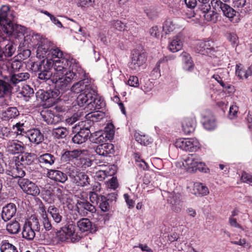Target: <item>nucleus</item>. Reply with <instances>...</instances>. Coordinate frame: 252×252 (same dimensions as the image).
Wrapping results in <instances>:
<instances>
[{
  "label": "nucleus",
  "mask_w": 252,
  "mask_h": 252,
  "mask_svg": "<svg viewBox=\"0 0 252 252\" xmlns=\"http://www.w3.org/2000/svg\"><path fill=\"white\" fill-rule=\"evenodd\" d=\"M67 174L72 182L78 186L85 187L90 184V179L89 176L84 172H79L74 167L69 169Z\"/></svg>",
  "instance_id": "obj_8"
},
{
  "label": "nucleus",
  "mask_w": 252,
  "mask_h": 252,
  "mask_svg": "<svg viewBox=\"0 0 252 252\" xmlns=\"http://www.w3.org/2000/svg\"><path fill=\"white\" fill-rule=\"evenodd\" d=\"M20 94L24 98L25 100L28 101L29 98L33 96V90L30 86L25 85L22 86Z\"/></svg>",
  "instance_id": "obj_40"
},
{
  "label": "nucleus",
  "mask_w": 252,
  "mask_h": 252,
  "mask_svg": "<svg viewBox=\"0 0 252 252\" xmlns=\"http://www.w3.org/2000/svg\"><path fill=\"white\" fill-rule=\"evenodd\" d=\"M77 102L81 107L86 105V107L92 112L100 109L104 105L103 99L97 96L96 88L93 94H80L77 98Z\"/></svg>",
  "instance_id": "obj_4"
},
{
  "label": "nucleus",
  "mask_w": 252,
  "mask_h": 252,
  "mask_svg": "<svg viewBox=\"0 0 252 252\" xmlns=\"http://www.w3.org/2000/svg\"><path fill=\"white\" fill-rule=\"evenodd\" d=\"M195 50L198 53L210 56L214 55L213 53L216 51L214 42L209 40L197 41L195 43Z\"/></svg>",
  "instance_id": "obj_11"
},
{
  "label": "nucleus",
  "mask_w": 252,
  "mask_h": 252,
  "mask_svg": "<svg viewBox=\"0 0 252 252\" xmlns=\"http://www.w3.org/2000/svg\"><path fill=\"white\" fill-rule=\"evenodd\" d=\"M227 38L234 47L237 46L238 44V38L236 34L234 33H229Z\"/></svg>",
  "instance_id": "obj_59"
},
{
  "label": "nucleus",
  "mask_w": 252,
  "mask_h": 252,
  "mask_svg": "<svg viewBox=\"0 0 252 252\" xmlns=\"http://www.w3.org/2000/svg\"><path fill=\"white\" fill-rule=\"evenodd\" d=\"M246 3V0H234L233 2L234 7L238 9L244 7Z\"/></svg>",
  "instance_id": "obj_60"
},
{
  "label": "nucleus",
  "mask_w": 252,
  "mask_h": 252,
  "mask_svg": "<svg viewBox=\"0 0 252 252\" xmlns=\"http://www.w3.org/2000/svg\"><path fill=\"white\" fill-rule=\"evenodd\" d=\"M50 42L47 39H43L38 46L36 51L37 57L50 58Z\"/></svg>",
  "instance_id": "obj_19"
},
{
  "label": "nucleus",
  "mask_w": 252,
  "mask_h": 252,
  "mask_svg": "<svg viewBox=\"0 0 252 252\" xmlns=\"http://www.w3.org/2000/svg\"><path fill=\"white\" fill-rule=\"evenodd\" d=\"M78 6L86 7L91 6L94 2V0H76Z\"/></svg>",
  "instance_id": "obj_55"
},
{
  "label": "nucleus",
  "mask_w": 252,
  "mask_h": 252,
  "mask_svg": "<svg viewBox=\"0 0 252 252\" xmlns=\"http://www.w3.org/2000/svg\"><path fill=\"white\" fill-rule=\"evenodd\" d=\"M146 61V57L145 53H140L138 51H134L132 52L131 61L129 63V66L131 69L137 71Z\"/></svg>",
  "instance_id": "obj_14"
},
{
  "label": "nucleus",
  "mask_w": 252,
  "mask_h": 252,
  "mask_svg": "<svg viewBox=\"0 0 252 252\" xmlns=\"http://www.w3.org/2000/svg\"><path fill=\"white\" fill-rule=\"evenodd\" d=\"M7 151L12 155L24 152L25 147L24 144L17 140L8 141L6 143Z\"/></svg>",
  "instance_id": "obj_17"
},
{
  "label": "nucleus",
  "mask_w": 252,
  "mask_h": 252,
  "mask_svg": "<svg viewBox=\"0 0 252 252\" xmlns=\"http://www.w3.org/2000/svg\"><path fill=\"white\" fill-rule=\"evenodd\" d=\"M155 176V174L152 173L151 174L147 173L145 174L143 178V183L145 185H149L151 184L153 185L154 183V178Z\"/></svg>",
  "instance_id": "obj_53"
},
{
  "label": "nucleus",
  "mask_w": 252,
  "mask_h": 252,
  "mask_svg": "<svg viewBox=\"0 0 252 252\" xmlns=\"http://www.w3.org/2000/svg\"><path fill=\"white\" fill-rule=\"evenodd\" d=\"M25 124L22 122H19L13 125L12 126V130L17 135L21 134L22 132H25Z\"/></svg>",
  "instance_id": "obj_49"
},
{
  "label": "nucleus",
  "mask_w": 252,
  "mask_h": 252,
  "mask_svg": "<svg viewBox=\"0 0 252 252\" xmlns=\"http://www.w3.org/2000/svg\"><path fill=\"white\" fill-rule=\"evenodd\" d=\"M29 139L32 142L38 144L43 140V135L39 130L32 129L29 131Z\"/></svg>",
  "instance_id": "obj_32"
},
{
  "label": "nucleus",
  "mask_w": 252,
  "mask_h": 252,
  "mask_svg": "<svg viewBox=\"0 0 252 252\" xmlns=\"http://www.w3.org/2000/svg\"><path fill=\"white\" fill-rule=\"evenodd\" d=\"M37 160L41 167L49 168L55 163L57 158L50 153H45L40 155Z\"/></svg>",
  "instance_id": "obj_20"
},
{
  "label": "nucleus",
  "mask_w": 252,
  "mask_h": 252,
  "mask_svg": "<svg viewBox=\"0 0 252 252\" xmlns=\"http://www.w3.org/2000/svg\"><path fill=\"white\" fill-rule=\"evenodd\" d=\"M94 151L95 153L101 156L106 157L114 151V146L112 144L103 143L97 146Z\"/></svg>",
  "instance_id": "obj_26"
},
{
  "label": "nucleus",
  "mask_w": 252,
  "mask_h": 252,
  "mask_svg": "<svg viewBox=\"0 0 252 252\" xmlns=\"http://www.w3.org/2000/svg\"><path fill=\"white\" fill-rule=\"evenodd\" d=\"M18 183L23 191L27 194L37 196L40 193L37 186L28 179H19Z\"/></svg>",
  "instance_id": "obj_10"
},
{
  "label": "nucleus",
  "mask_w": 252,
  "mask_h": 252,
  "mask_svg": "<svg viewBox=\"0 0 252 252\" xmlns=\"http://www.w3.org/2000/svg\"><path fill=\"white\" fill-rule=\"evenodd\" d=\"M175 146L183 150L194 152L200 147L199 141L195 138L177 139L175 143Z\"/></svg>",
  "instance_id": "obj_9"
},
{
  "label": "nucleus",
  "mask_w": 252,
  "mask_h": 252,
  "mask_svg": "<svg viewBox=\"0 0 252 252\" xmlns=\"http://www.w3.org/2000/svg\"><path fill=\"white\" fill-rule=\"evenodd\" d=\"M96 87L92 83L91 80L85 78L74 84L71 88V91L73 93L80 94H89L94 93Z\"/></svg>",
  "instance_id": "obj_7"
},
{
  "label": "nucleus",
  "mask_w": 252,
  "mask_h": 252,
  "mask_svg": "<svg viewBox=\"0 0 252 252\" xmlns=\"http://www.w3.org/2000/svg\"><path fill=\"white\" fill-rule=\"evenodd\" d=\"M182 165L185 169L189 172H194L197 170H203L205 163L197 155L189 154L182 162Z\"/></svg>",
  "instance_id": "obj_6"
},
{
  "label": "nucleus",
  "mask_w": 252,
  "mask_h": 252,
  "mask_svg": "<svg viewBox=\"0 0 252 252\" xmlns=\"http://www.w3.org/2000/svg\"><path fill=\"white\" fill-rule=\"evenodd\" d=\"M181 58L184 63V69L188 71L191 70L193 67V64L190 55L187 52H183L181 55Z\"/></svg>",
  "instance_id": "obj_36"
},
{
  "label": "nucleus",
  "mask_w": 252,
  "mask_h": 252,
  "mask_svg": "<svg viewBox=\"0 0 252 252\" xmlns=\"http://www.w3.org/2000/svg\"><path fill=\"white\" fill-rule=\"evenodd\" d=\"M20 114L15 107H10L0 112V118L3 121H9L16 118Z\"/></svg>",
  "instance_id": "obj_22"
},
{
  "label": "nucleus",
  "mask_w": 252,
  "mask_h": 252,
  "mask_svg": "<svg viewBox=\"0 0 252 252\" xmlns=\"http://www.w3.org/2000/svg\"><path fill=\"white\" fill-rule=\"evenodd\" d=\"M18 53L19 58L20 60H24L28 59L31 54L30 50L27 49H21Z\"/></svg>",
  "instance_id": "obj_54"
},
{
  "label": "nucleus",
  "mask_w": 252,
  "mask_h": 252,
  "mask_svg": "<svg viewBox=\"0 0 252 252\" xmlns=\"http://www.w3.org/2000/svg\"><path fill=\"white\" fill-rule=\"evenodd\" d=\"M68 134V130L64 127L55 128L52 130V135L55 138L63 139L65 138Z\"/></svg>",
  "instance_id": "obj_39"
},
{
  "label": "nucleus",
  "mask_w": 252,
  "mask_h": 252,
  "mask_svg": "<svg viewBox=\"0 0 252 252\" xmlns=\"http://www.w3.org/2000/svg\"><path fill=\"white\" fill-rule=\"evenodd\" d=\"M168 201L171 210L175 213L180 212L184 206V198L180 193L171 194L168 197Z\"/></svg>",
  "instance_id": "obj_13"
},
{
  "label": "nucleus",
  "mask_w": 252,
  "mask_h": 252,
  "mask_svg": "<svg viewBox=\"0 0 252 252\" xmlns=\"http://www.w3.org/2000/svg\"><path fill=\"white\" fill-rule=\"evenodd\" d=\"M182 127L185 133L189 134L192 132L196 126V120L194 117L185 118L182 122Z\"/></svg>",
  "instance_id": "obj_25"
},
{
  "label": "nucleus",
  "mask_w": 252,
  "mask_h": 252,
  "mask_svg": "<svg viewBox=\"0 0 252 252\" xmlns=\"http://www.w3.org/2000/svg\"><path fill=\"white\" fill-rule=\"evenodd\" d=\"M3 39H1V42L5 56L6 57H11L16 51V46L12 42L6 39L5 34L3 35Z\"/></svg>",
  "instance_id": "obj_27"
},
{
  "label": "nucleus",
  "mask_w": 252,
  "mask_h": 252,
  "mask_svg": "<svg viewBox=\"0 0 252 252\" xmlns=\"http://www.w3.org/2000/svg\"><path fill=\"white\" fill-rule=\"evenodd\" d=\"M79 229L82 232L90 231L94 232L96 231V227L93 225L92 222L87 218H82L77 222Z\"/></svg>",
  "instance_id": "obj_24"
},
{
  "label": "nucleus",
  "mask_w": 252,
  "mask_h": 252,
  "mask_svg": "<svg viewBox=\"0 0 252 252\" xmlns=\"http://www.w3.org/2000/svg\"><path fill=\"white\" fill-rule=\"evenodd\" d=\"M208 188L200 183L194 184L193 188V193L196 195L204 196L209 193Z\"/></svg>",
  "instance_id": "obj_37"
},
{
  "label": "nucleus",
  "mask_w": 252,
  "mask_h": 252,
  "mask_svg": "<svg viewBox=\"0 0 252 252\" xmlns=\"http://www.w3.org/2000/svg\"><path fill=\"white\" fill-rule=\"evenodd\" d=\"M28 72L11 73L9 76L8 82L0 80V98L10 94L13 89L20 91V85L30 78Z\"/></svg>",
  "instance_id": "obj_3"
},
{
  "label": "nucleus",
  "mask_w": 252,
  "mask_h": 252,
  "mask_svg": "<svg viewBox=\"0 0 252 252\" xmlns=\"http://www.w3.org/2000/svg\"><path fill=\"white\" fill-rule=\"evenodd\" d=\"M21 164L16 163L11 170H6V173L14 178L23 179V177L25 175V172Z\"/></svg>",
  "instance_id": "obj_30"
},
{
  "label": "nucleus",
  "mask_w": 252,
  "mask_h": 252,
  "mask_svg": "<svg viewBox=\"0 0 252 252\" xmlns=\"http://www.w3.org/2000/svg\"><path fill=\"white\" fill-rule=\"evenodd\" d=\"M127 84L131 87H137L139 86L138 77L135 76H130L127 81Z\"/></svg>",
  "instance_id": "obj_58"
},
{
  "label": "nucleus",
  "mask_w": 252,
  "mask_h": 252,
  "mask_svg": "<svg viewBox=\"0 0 252 252\" xmlns=\"http://www.w3.org/2000/svg\"><path fill=\"white\" fill-rule=\"evenodd\" d=\"M90 132L88 128H80V130L72 137V141L76 144H83L88 139Z\"/></svg>",
  "instance_id": "obj_21"
},
{
  "label": "nucleus",
  "mask_w": 252,
  "mask_h": 252,
  "mask_svg": "<svg viewBox=\"0 0 252 252\" xmlns=\"http://www.w3.org/2000/svg\"><path fill=\"white\" fill-rule=\"evenodd\" d=\"M148 17L152 20L157 18L158 16V12L157 9L154 7H150L144 10Z\"/></svg>",
  "instance_id": "obj_47"
},
{
  "label": "nucleus",
  "mask_w": 252,
  "mask_h": 252,
  "mask_svg": "<svg viewBox=\"0 0 252 252\" xmlns=\"http://www.w3.org/2000/svg\"><path fill=\"white\" fill-rule=\"evenodd\" d=\"M176 25L171 20H167L163 25V31L166 34L170 33L176 29Z\"/></svg>",
  "instance_id": "obj_46"
},
{
  "label": "nucleus",
  "mask_w": 252,
  "mask_h": 252,
  "mask_svg": "<svg viewBox=\"0 0 252 252\" xmlns=\"http://www.w3.org/2000/svg\"><path fill=\"white\" fill-rule=\"evenodd\" d=\"M43 120L48 125H55L62 121V117L50 109H44L40 113Z\"/></svg>",
  "instance_id": "obj_16"
},
{
  "label": "nucleus",
  "mask_w": 252,
  "mask_h": 252,
  "mask_svg": "<svg viewBox=\"0 0 252 252\" xmlns=\"http://www.w3.org/2000/svg\"><path fill=\"white\" fill-rule=\"evenodd\" d=\"M252 179V176L251 175L246 173V172H243L241 176V180L243 182L250 184Z\"/></svg>",
  "instance_id": "obj_63"
},
{
  "label": "nucleus",
  "mask_w": 252,
  "mask_h": 252,
  "mask_svg": "<svg viewBox=\"0 0 252 252\" xmlns=\"http://www.w3.org/2000/svg\"><path fill=\"white\" fill-rule=\"evenodd\" d=\"M39 213L41 218V221L42 225L45 230L50 231L52 229H55L56 225L54 222L52 223L44 207L40 208Z\"/></svg>",
  "instance_id": "obj_23"
},
{
  "label": "nucleus",
  "mask_w": 252,
  "mask_h": 252,
  "mask_svg": "<svg viewBox=\"0 0 252 252\" xmlns=\"http://www.w3.org/2000/svg\"><path fill=\"white\" fill-rule=\"evenodd\" d=\"M149 32L151 36L155 38H158L160 35L159 29L157 26L150 28Z\"/></svg>",
  "instance_id": "obj_57"
},
{
  "label": "nucleus",
  "mask_w": 252,
  "mask_h": 252,
  "mask_svg": "<svg viewBox=\"0 0 252 252\" xmlns=\"http://www.w3.org/2000/svg\"><path fill=\"white\" fill-rule=\"evenodd\" d=\"M0 252H18L17 247L8 240H2L0 246Z\"/></svg>",
  "instance_id": "obj_38"
},
{
  "label": "nucleus",
  "mask_w": 252,
  "mask_h": 252,
  "mask_svg": "<svg viewBox=\"0 0 252 252\" xmlns=\"http://www.w3.org/2000/svg\"><path fill=\"white\" fill-rule=\"evenodd\" d=\"M203 16L207 21H210L213 23H215L218 21L219 15L216 12L210 10H209L207 13H204Z\"/></svg>",
  "instance_id": "obj_45"
},
{
  "label": "nucleus",
  "mask_w": 252,
  "mask_h": 252,
  "mask_svg": "<svg viewBox=\"0 0 252 252\" xmlns=\"http://www.w3.org/2000/svg\"><path fill=\"white\" fill-rule=\"evenodd\" d=\"M220 11L222 12L225 16L229 19L233 18L236 13V11L226 3H225Z\"/></svg>",
  "instance_id": "obj_43"
},
{
  "label": "nucleus",
  "mask_w": 252,
  "mask_h": 252,
  "mask_svg": "<svg viewBox=\"0 0 252 252\" xmlns=\"http://www.w3.org/2000/svg\"><path fill=\"white\" fill-rule=\"evenodd\" d=\"M214 78L223 88L226 89H229L230 86L228 84H225L222 80L221 77L218 74H214L213 76Z\"/></svg>",
  "instance_id": "obj_61"
},
{
  "label": "nucleus",
  "mask_w": 252,
  "mask_h": 252,
  "mask_svg": "<svg viewBox=\"0 0 252 252\" xmlns=\"http://www.w3.org/2000/svg\"><path fill=\"white\" fill-rule=\"evenodd\" d=\"M17 212L16 205L12 203H10L2 208L0 213L1 219L5 222L10 220L14 216H15Z\"/></svg>",
  "instance_id": "obj_15"
},
{
  "label": "nucleus",
  "mask_w": 252,
  "mask_h": 252,
  "mask_svg": "<svg viewBox=\"0 0 252 252\" xmlns=\"http://www.w3.org/2000/svg\"><path fill=\"white\" fill-rule=\"evenodd\" d=\"M47 176L56 182L64 183L67 179V175L61 171L50 170L47 173Z\"/></svg>",
  "instance_id": "obj_29"
},
{
  "label": "nucleus",
  "mask_w": 252,
  "mask_h": 252,
  "mask_svg": "<svg viewBox=\"0 0 252 252\" xmlns=\"http://www.w3.org/2000/svg\"><path fill=\"white\" fill-rule=\"evenodd\" d=\"M134 136L136 141L141 145L147 146L152 142V139L147 135L136 133Z\"/></svg>",
  "instance_id": "obj_42"
},
{
  "label": "nucleus",
  "mask_w": 252,
  "mask_h": 252,
  "mask_svg": "<svg viewBox=\"0 0 252 252\" xmlns=\"http://www.w3.org/2000/svg\"><path fill=\"white\" fill-rule=\"evenodd\" d=\"M102 195H98L95 192H91L90 193V199L91 201L94 203H96L97 204L98 202V199L100 198Z\"/></svg>",
  "instance_id": "obj_62"
},
{
  "label": "nucleus",
  "mask_w": 252,
  "mask_h": 252,
  "mask_svg": "<svg viewBox=\"0 0 252 252\" xmlns=\"http://www.w3.org/2000/svg\"><path fill=\"white\" fill-rule=\"evenodd\" d=\"M76 226L72 221L69 222L65 225L61 227L60 233L62 232L65 235L64 236L61 237L60 240L62 241H65L68 239H71L72 242L78 240L79 237L78 238L75 233Z\"/></svg>",
  "instance_id": "obj_12"
},
{
  "label": "nucleus",
  "mask_w": 252,
  "mask_h": 252,
  "mask_svg": "<svg viewBox=\"0 0 252 252\" xmlns=\"http://www.w3.org/2000/svg\"><path fill=\"white\" fill-rule=\"evenodd\" d=\"M108 201L107 198L104 195L100 196V198L98 199L97 204L102 211L107 212L109 210L110 205Z\"/></svg>",
  "instance_id": "obj_44"
},
{
  "label": "nucleus",
  "mask_w": 252,
  "mask_h": 252,
  "mask_svg": "<svg viewBox=\"0 0 252 252\" xmlns=\"http://www.w3.org/2000/svg\"><path fill=\"white\" fill-rule=\"evenodd\" d=\"M211 4L213 9L216 11H220L225 4L221 0H211Z\"/></svg>",
  "instance_id": "obj_52"
},
{
  "label": "nucleus",
  "mask_w": 252,
  "mask_h": 252,
  "mask_svg": "<svg viewBox=\"0 0 252 252\" xmlns=\"http://www.w3.org/2000/svg\"><path fill=\"white\" fill-rule=\"evenodd\" d=\"M91 160L89 158H80L77 163V165L78 167H80L83 168H86L88 167H89L91 165Z\"/></svg>",
  "instance_id": "obj_50"
},
{
  "label": "nucleus",
  "mask_w": 252,
  "mask_h": 252,
  "mask_svg": "<svg viewBox=\"0 0 252 252\" xmlns=\"http://www.w3.org/2000/svg\"><path fill=\"white\" fill-rule=\"evenodd\" d=\"M183 40L181 36L177 35L173 37L168 45V49L172 52H176L182 49Z\"/></svg>",
  "instance_id": "obj_33"
},
{
  "label": "nucleus",
  "mask_w": 252,
  "mask_h": 252,
  "mask_svg": "<svg viewBox=\"0 0 252 252\" xmlns=\"http://www.w3.org/2000/svg\"><path fill=\"white\" fill-rule=\"evenodd\" d=\"M40 225L38 220L35 218H31L26 221L23 228L22 236L28 240H32L35 236L36 232H39Z\"/></svg>",
  "instance_id": "obj_5"
},
{
  "label": "nucleus",
  "mask_w": 252,
  "mask_h": 252,
  "mask_svg": "<svg viewBox=\"0 0 252 252\" xmlns=\"http://www.w3.org/2000/svg\"><path fill=\"white\" fill-rule=\"evenodd\" d=\"M82 153L83 151L78 149L67 151L62 155L61 159L64 162L72 160L74 159H77Z\"/></svg>",
  "instance_id": "obj_31"
},
{
  "label": "nucleus",
  "mask_w": 252,
  "mask_h": 252,
  "mask_svg": "<svg viewBox=\"0 0 252 252\" xmlns=\"http://www.w3.org/2000/svg\"><path fill=\"white\" fill-rule=\"evenodd\" d=\"M47 212L52 218L53 222L57 226L63 220V217L60 210L54 205H50L47 209Z\"/></svg>",
  "instance_id": "obj_28"
},
{
  "label": "nucleus",
  "mask_w": 252,
  "mask_h": 252,
  "mask_svg": "<svg viewBox=\"0 0 252 252\" xmlns=\"http://www.w3.org/2000/svg\"><path fill=\"white\" fill-rule=\"evenodd\" d=\"M204 127L208 130H212L216 127V123L215 119L212 118L210 119H204L203 122Z\"/></svg>",
  "instance_id": "obj_48"
},
{
  "label": "nucleus",
  "mask_w": 252,
  "mask_h": 252,
  "mask_svg": "<svg viewBox=\"0 0 252 252\" xmlns=\"http://www.w3.org/2000/svg\"><path fill=\"white\" fill-rule=\"evenodd\" d=\"M113 130H110L109 132L107 130L104 131H97L96 132L97 137L95 142H105L108 140L111 139L113 137Z\"/></svg>",
  "instance_id": "obj_34"
},
{
  "label": "nucleus",
  "mask_w": 252,
  "mask_h": 252,
  "mask_svg": "<svg viewBox=\"0 0 252 252\" xmlns=\"http://www.w3.org/2000/svg\"><path fill=\"white\" fill-rule=\"evenodd\" d=\"M34 156L33 154L25 153L20 159V164L22 165L32 164L34 161Z\"/></svg>",
  "instance_id": "obj_41"
},
{
  "label": "nucleus",
  "mask_w": 252,
  "mask_h": 252,
  "mask_svg": "<svg viewBox=\"0 0 252 252\" xmlns=\"http://www.w3.org/2000/svg\"><path fill=\"white\" fill-rule=\"evenodd\" d=\"M76 207L78 212L83 216L88 215L89 212L93 214L96 211L95 207L86 200H78Z\"/></svg>",
  "instance_id": "obj_18"
},
{
  "label": "nucleus",
  "mask_w": 252,
  "mask_h": 252,
  "mask_svg": "<svg viewBox=\"0 0 252 252\" xmlns=\"http://www.w3.org/2000/svg\"><path fill=\"white\" fill-rule=\"evenodd\" d=\"M112 26L116 30L122 31L126 30V25L119 20H114L111 22Z\"/></svg>",
  "instance_id": "obj_51"
},
{
  "label": "nucleus",
  "mask_w": 252,
  "mask_h": 252,
  "mask_svg": "<svg viewBox=\"0 0 252 252\" xmlns=\"http://www.w3.org/2000/svg\"><path fill=\"white\" fill-rule=\"evenodd\" d=\"M6 229L9 234H16L19 232L21 225L16 220H12L6 224Z\"/></svg>",
  "instance_id": "obj_35"
},
{
  "label": "nucleus",
  "mask_w": 252,
  "mask_h": 252,
  "mask_svg": "<svg viewBox=\"0 0 252 252\" xmlns=\"http://www.w3.org/2000/svg\"><path fill=\"white\" fill-rule=\"evenodd\" d=\"M14 12L9 5H2L0 8V40L3 39L4 34L11 35L18 30H22L21 26L14 25L12 22L15 16Z\"/></svg>",
  "instance_id": "obj_2"
},
{
  "label": "nucleus",
  "mask_w": 252,
  "mask_h": 252,
  "mask_svg": "<svg viewBox=\"0 0 252 252\" xmlns=\"http://www.w3.org/2000/svg\"><path fill=\"white\" fill-rule=\"evenodd\" d=\"M63 53L58 48L50 47V58L40 62H33L31 65L34 72H38L39 79L46 81L49 79L55 84L56 88L62 93L69 89L70 84L78 80L79 74L73 70H67V60L63 58Z\"/></svg>",
  "instance_id": "obj_1"
},
{
  "label": "nucleus",
  "mask_w": 252,
  "mask_h": 252,
  "mask_svg": "<svg viewBox=\"0 0 252 252\" xmlns=\"http://www.w3.org/2000/svg\"><path fill=\"white\" fill-rule=\"evenodd\" d=\"M124 197L127 205L128 206V208H133L134 206V201L132 199H130L129 195L127 193H125L124 195Z\"/></svg>",
  "instance_id": "obj_64"
},
{
  "label": "nucleus",
  "mask_w": 252,
  "mask_h": 252,
  "mask_svg": "<svg viewBox=\"0 0 252 252\" xmlns=\"http://www.w3.org/2000/svg\"><path fill=\"white\" fill-rule=\"evenodd\" d=\"M22 66V63L18 60H14L11 63L10 67L13 73L18 71Z\"/></svg>",
  "instance_id": "obj_56"
}]
</instances>
